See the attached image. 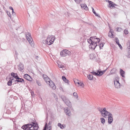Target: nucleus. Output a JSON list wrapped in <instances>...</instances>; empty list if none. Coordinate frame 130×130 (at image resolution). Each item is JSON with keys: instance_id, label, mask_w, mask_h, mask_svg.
<instances>
[{"instance_id": "obj_1", "label": "nucleus", "mask_w": 130, "mask_h": 130, "mask_svg": "<svg viewBox=\"0 0 130 130\" xmlns=\"http://www.w3.org/2000/svg\"><path fill=\"white\" fill-rule=\"evenodd\" d=\"M21 127L24 130H37L39 126L37 123L32 122L31 123L25 124Z\"/></svg>"}, {"instance_id": "obj_2", "label": "nucleus", "mask_w": 130, "mask_h": 130, "mask_svg": "<svg viewBox=\"0 0 130 130\" xmlns=\"http://www.w3.org/2000/svg\"><path fill=\"white\" fill-rule=\"evenodd\" d=\"M55 39L54 36L52 35H49L46 40H43V43H45L48 45H50L53 43Z\"/></svg>"}, {"instance_id": "obj_3", "label": "nucleus", "mask_w": 130, "mask_h": 130, "mask_svg": "<svg viewBox=\"0 0 130 130\" xmlns=\"http://www.w3.org/2000/svg\"><path fill=\"white\" fill-rule=\"evenodd\" d=\"M98 109L100 112L102 116L105 118H106L108 113L110 112L106 110L105 108H104L103 109L99 107L98 108Z\"/></svg>"}, {"instance_id": "obj_4", "label": "nucleus", "mask_w": 130, "mask_h": 130, "mask_svg": "<svg viewBox=\"0 0 130 130\" xmlns=\"http://www.w3.org/2000/svg\"><path fill=\"white\" fill-rule=\"evenodd\" d=\"M26 37L27 39L29 42V44H30L31 46H33V41L32 38L31 36L30 33L29 32H28V34H26Z\"/></svg>"}, {"instance_id": "obj_5", "label": "nucleus", "mask_w": 130, "mask_h": 130, "mask_svg": "<svg viewBox=\"0 0 130 130\" xmlns=\"http://www.w3.org/2000/svg\"><path fill=\"white\" fill-rule=\"evenodd\" d=\"M107 69L105 70H104L103 71H98L97 72H96L93 71L92 72H91V73H92L93 75H97L99 76H101L104 73Z\"/></svg>"}, {"instance_id": "obj_6", "label": "nucleus", "mask_w": 130, "mask_h": 130, "mask_svg": "<svg viewBox=\"0 0 130 130\" xmlns=\"http://www.w3.org/2000/svg\"><path fill=\"white\" fill-rule=\"evenodd\" d=\"M92 43H94V45L95 44H97L99 43V42L100 41V39L99 38L96 37V36H93L92 37Z\"/></svg>"}, {"instance_id": "obj_7", "label": "nucleus", "mask_w": 130, "mask_h": 130, "mask_svg": "<svg viewBox=\"0 0 130 130\" xmlns=\"http://www.w3.org/2000/svg\"><path fill=\"white\" fill-rule=\"evenodd\" d=\"M48 83L47 84H49L50 87L53 90H55L56 88V86L55 85L54 83L52 80L48 81Z\"/></svg>"}, {"instance_id": "obj_8", "label": "nucleus", "mask_w": 130, "mask_h": 130, "mask_svg": "<svg viewBox=\"0 0 130 130\" xmlns=\"http://www.w3.org/2000/svg\"><path fill=\"white\" fill-rule=\"evenodd\" d=\"M107 116H108V122L109 124H111L113 121L112 115L110 112L108 113Z\"/></svg>"}, {"instance_id": "obj_9", "label": "nucleus", "mask_w": 130, "mask_h": 130, "mask_svg": "<svg viewBox=\"0 0 130 130\" xmlns=\"http://www.w3.org/2000/svg\"><path fill=\"white\" fill-rule=\"evenodd\" d=\"M64 110L66 113L67 115L70 116L71 114V112L68 109V107H66L64 108Z\"/></svg>"}, {"instance_id": "obj_10", "label": "nucleus", "mask_w": 130, "mask_h": 130, "mask_svg": "<svg viewBox=\"0 0 130 130\" xmlns=\"http://www.w3.org/2000/svg\"><path fill=\"white\" fill-rule=\"evenodd\" d=\"M24 68L23 64L21 62L20 63L18 66L19 70L21 71L24 69Z\"/></svg>"}, {"instance_id": "obj_11", "label": "nucleus", "mask_w": 130, "mask_h": 130, "mask_svg": "<svg viewBox=\"0 0 130 130\" xmlns=\"http://www.w3.org/2000/svg\"><path fill=\"white\" fill-rule=\"evenodd\" d=\"M115 87L117 88H119L120 87V84L119 81L117 80L115 81L114 82Z\"/></svg>"}, {"instance_id": "obj_12", "label": "nucleus", "mask_w": 130, "mask_h": 130, "mask_svg": "<svg viewBox=\"0 0 130 130\" xmlns=\"http://www.w3.org/2000/svg\"><path fill=\"white\" fill-rule=\"evenodd\" d=\"M64 103L68 107H71L72 106V104L68 99Z\"/></svg>"}, {"instance_id": "obj_13", "label": "nucleus", "mask_w": 130, "mask_h": 130, "mask_svg": "<svg viewBox=\"0 0 130 130\" xmlns=\"http://www.w3.org/2000/svg\"><path fill=\"white\" fill-rule=\"evenodd\" d=\"M93 43V42H92L90 44V45H89V47L90 48L94 49L96 46L98 45V44H94H94H95V43Z\"/></svg>"}, {"instance_id": "obj_14", "label": "nucleus", "mask_w": 130, "mask_h": 130, "mask_svg": "<svg viewBox=\"0 0 130 130\" xmlns=\"http://www.w3.org/2000/svg\"><path fill=\"white\" fill-rule=\"evenodd\" d=\"M120 75L123 77H124V74L125 73V72L122 69H120Z\"/></svg>"}, {"instance_id": "obj_15", "label": "nucleus", "mask_w": 130, "mask_h": 130, "mask_svg": "<svg viewBox=\"0 0 130 130\" xmlns=\"http://www.w3.org/2000/svg\"><path fill=\"white\" fill-rule=\"evenodd\" d=\"M16 79V80L15 81H17L18 82H22L24 81V80L23 79L20 78L18 76L17 77Z\"/></svg>"}, {"instance_id": "obj_16", "label": "nucleus", "mask_w": 130, "mask_h": 130, "mask_svg": "<svg viewBox=\"0 0 130 130\" xmlns=\"http://www.w3.org/2000/svg\"><path fill=\"white\" fill-rule=\"evenodd\" d=\"M24 77L27 80H29L30 77L29 75L27 74H25L24 76Z\"/></svg>"}, {"instance_id": "obj_17", "label": "nucleus", "mask_w": 130, "mask_h": 130, "mask_svg": "<svg viewBox=\"0 0 130 130\" xmlns=\"http://www.w3.org/2000/svg\"><path fill=\"white\" fill-rule=\"evenodd\" d=\"M64 50V53L66 54L65 55H66V56L67 55L69 56L71 55V53L70 51L67 50Z\"/></svg>"}, {"instance_id": "obj_18", "label": "nucleus", "mask_w": 130, "mask_h": 130, "mask_svg": "<svg viewBox=\"0 0 130 130\" xmlns=\"http://www.w3.org/2000/svg\"><path fill=\"white\" fill-rule=\"evenodd\" d=\"M62 79L65 82L69 84V81L66 79L64 76H62Z\"/></svg>"}, {"instance_id": "obj_19", "label": "nucleus", "mask_w": 130, "mask_h": 130, "mask_svg": "<svg viewBox=\"0 0 130 130\" xmlns=\"http://www.w3.org/2000/svg\"><path fill=\"white\" fill-rule=\"evenodd\" d=\"M74 82L75 83V84L77 86V84L78 85H79L80 86H81L82 87H84V85L83 83H80L79 82H76L75 80H74Z\"/></svg>"}, {"instance_id": "obj_20", "label": "nucleus", "mask_w": 130, "mask_h": 130, "mask_svg": "<svg viewBox=\"0 0 130 130\" xmlns=\"http://www.w3.org/2000/svg\"><path fill=\"white\" fill-rule=\"evenodd\" d=\"M91 74H89V75L88 76V78L90 80H92L93 79V74L91 72Z\"/></svg>"}, {"instance_id": "obj_21", "label": "nucleus", "mask_w": 130, "mask_h": 130, "mask_svg": "<svg viewBox=\"0 0 130 130\" xmlns=\"http://www.w3.org/2000/svg\"><path fill=\"white\" fill-rule=\"evenodd\" d=\"M11 75L15 79L18 76L17 73H14L13 72H12L11 73Z\"/></svg>"}, {"instance_id": "obj_22", "label": "nucleus", "mask_w": 130, "mask_h": 130, "mask_svg": "<svg viewBox=\"0 0 130 130\" xmlns=\"http://www.w3.org/2000/svg\"><path fill=\"white\" fill-rule=\"evenodd\" d=\"M80 6L82 8H83L85 10H87L88 9V8L86 5H84V4H81Z\"/></svg>"}, {"instance_id": "obj_23", "label": "nucleus", "mask_w": 130, "mask_h": 130, "mask_svg": "<svg viewBox=\"0 0 130 130\" xmlns=\"http://www.w3.org/2000/svg\"><path fill=\"white\" fill-rule=\"evenodd\" d=\"M61 99L64 102L68 99L67 98L66 96H62Z\"/></svg>"}, {"instance_id": "obj_24", "label": "nucleus", "mask_w": 130, "mask_h": 130, "mask_svg": "<svg viewBox=\"0 0 130 130\" xmlns=\"http://www.w3.org/2000/svg\"><path fill=\"white\" fill-rule=\"evenodd\" d=\"M92 37H90L89 39H87L88 42L89 43H90V44L92 42Z\"/></svg>"}, {"instance_id": "obj_25", "label": "nucleus", "mask_w": 130, "mask_h": 130, "mask_svg": "<svg viewBox=\"0 0 130 130\" xmlns=\"http://www.w3.org/2000/svg\"><path fill=\"white\" fill-rule=\"evenodd\" d=\"M116 68H113L110 71V73L111 74H113L115 73L116 71Z\"/></svg>"}, {"instance_id": "obj_26", "label": "nucleus", "mask_w": 130, "mask_h": 130, "mask_svg": "<svg viewBox=\"0 0 130 130\" xmlns=\"http://www.w3.org/2000/svg\"><path fill=\"white\" fill-rule=\"evenodd\" d=\"M58 126L60 127L61 129H63L64 128L63 125H62L60 123H58Z\"/></svg>"}, {"instance_id": "obj_27", "label": "nucleus", "mask_w": 130, "mask_h": 130, "mask_svg": "<svg viewBox=\"0 0 130 130\" xmlns=\"http://www.w3.org/2000/svg\"><path fill=\"white\" fill-rule=\"evenodd\" d=\"M92 12H93V13H94V14L96 16H98L99 17V16L100 15L99 14H97L96 12H95L93 8V7H92Z\"/></svg>"}, {"instance_id": "obj_28", "label": "nucleus", "mask_w": 130, "mask_h": 130, "mask_svg": "<svg viewBox=\"0 0 130 130\" xmlns=\"http://www.w3.org/2000/svg\"><path fill=\"white\" fill-rule=\"evenodd\" d=\"M64 52V50L61 51L60 53V55L61 56H66V55Z\"/></svg>"}, {"instance_id": "obj_29", "label": "nucleus", "mask_w": 130, "mask_h": 130, "mask_svg": "<svg viewBox=\"0 0 130 130\" xmlns=\"http://www.w3.org/2000/svg\"><path fill=\"white\" fill-rule=\"evenodd\" d=\"M113 2L111 1V3H110L109 4V5L108 6L110 8H112L113 7Z\"/></svg>"}, {"instance_id": "obj_30", "label": "nucleus", "mask_w": 130, "mask_h": 130, "mask_svg": "<svg viewBox=\"0 0 130 130\" xmlns=\"http://www.w3.org/2000/svg\"><path fill=\"white\" fill-rule=\"evenodd\" d=\"M113 36L112 32L110 31L108 33V36L112 38L113 37Z\"/></svg>"}, {"instance_id": "obj_31", "label": "nucleus", "mask_w": 130, "mask_h": 130, "mask_svg": "<svg viewBox=\"0 0 130 130\" xmlns=\"http://www.w3.org/2000/svg\"><path fill=\"white\" fill-rule=\"evenodd\" d=\"M100 120L102 123L104 124L105 123V120L103 118H100Z\"/></svg>"}, {"instance_id": "obj_32", "label": "nucleus", "mask_w": 130, "mask_h": 130, "mask_svg": "<svg viewBox=\"0 0 130 130\" xmlns=\"http://www.w3.org/2000/svg\"><path fill=\"white\" fill-rule=\"evenodd\" d=\"M104 44V43L103 42L102 43L100 44L99 46V47L100 49H102V48L103 47Z\"/></svg>"}, {"instance_id": "obj_33", "label": "nucleus", "mask_w": 130, "mask_h": 130, "mask_svg": "<svg viewBox=\"0 0 130 130\" xmlns=\"http://www.w3.org/2000/svg\"><path fill=\"white\" fill-rule=\"evenodd\" d=\"M12 82L11 80H9L7 82V84L9 86H11L12 85Z\"/></svg>"}, {"instance_id": "obj_34", "label": "nucleus", "mask_w": 130, "mask_h": 130, "mask_svg": "<svg viewBox=\"0 0 130 130\" xmlns=\"http://www.w3.org/2000/svg\"><path fill=\"white\" fill-rule=\"evenodd\" d=\"M115 40H116V42L117 44H119V40L118 38L117 37H115Z\"/></svg>"}, {"instance_id": "obj_35", "label": "nucleus", "mask_w": 130, "mask_h": 130, "mask_svg": "<svg viewBox=\"0 0 130 130\" xmlns=\"http://www.w3.org/2000/svg\"><path fill=\"white\" fill-rule=\"evenodd\" d=\"M43 77L44 79H45L46 78L48 79V77L45 74H43Z\"/></svg>"}, {"instance_id": "obj_36", "label": "nucleus", "mask_w": 130, "mask_h": 130, "mask_svg": "<svg viewBox=\"0 0 130 130\" xmlns=\"http://www.w3.org/2000/svg\"><path fill=\"white\" fill-rule=\"evenodd\" d=\"M75 2L77 4H79L82 1V0H74Z\"/></svg>"}, {"instance_id": "obj_37", "label": "nucleus", "mask_w": 130, "mask_h": 130, "mask_svg": "<svg viewBox=\"0 0 130 130\" xmlns=\"http://www.w3.org/2000/svg\"><path fill=\"white\" fill-rule=\"evenodd\" d=\"M73 95L74 96H75L76 97V98H78V95L77 93L76 92H74L73 93Z\"/></svg>"}, {"instance_id": "obj_38", "label": "nucleus", "mask_w": 130, "mask_h": 130, "mask_svg": "<svg viewBox=\"0 0 130 130\" xmlns=\"http://www.w3.org/2000/svg\"><path fill=\"white\" fill-rule=\"evenodd\" d=\"M44 80L45 81V82H46V83L47 84L48 83V81L50 80V81H51L50 79L48 78V79L46 78H45V79H44Z\"/></svg>"}, {"instance_id": "obj_39", "label": "nucleus", "mask_w": 130, "mask_h": 130, "mask_svg": "<svg viewBox=\"0 0 130 130\" xmlns=\"http://www.w3.org/2000/svg\"><path fill=\"white\" fill-rule=\"evenodd\" d=\"M128 31L126 30V29H125L124 30V33L125 34H128Z\"/></svg>"}, {"instance_id": "obj_40", "label": "nucleus", "mask_w": 130, "mask_h": 130, "mask_svg": "<svg viewBox=\"0 0 130 130\" xmlns=\"http://www.w3.org/2000/svg\"><path fill=\"white\" fill-rule=\"evenodd\" d=\"M47 124L46 123L45 124V126L44 127V129H43V130H46L47 127Z\"/></svg>"}, {"instance_id": "obj_41", "label": "nucleus", "mask_w": 130, "mask_h": 130, "mask_svg": "<svg viewBox=\"0 0 130 130\" xmlns=\"http://www.w3.org/2000/svg\"><path fill=\"white\" fill-rule=\"evenodd\" d=\"M58 66L60 68H63V67H64V66L62 65L58 64Z\"/></svg>"}, {"instance_id": "obj_42", "label": "nucleus", "mask_w": 130, "mask_h": 130, "mask_svg": "<svg viewBox=\"0 0 130 130\" xmlns=\"http://www.w3.org/2000/svg\"><path fill=\"white\" fill-rule=\"evenodd\" d=\"M36 83L39 86H41V84L39 81H36Z\"/></svg>"}, {"instance_id": "obj_43", "label": "nucleus", "mask_w": 130, "mask_h": 130, "mask_svg": "<svg viewBox=\"0 0 130 130\" xmlns=\"http://www.w3.org/2000/svg\"><path fill=\"white\" fill-rule=\"evenodd\" d=\"M117 30L118 31H120L121 30V28L120 27H119V28L118 27L117 28Z\"/></svg>"}, {"instance_id": "obj_44", "label": "nucleus", "mask_w": 130, "mask_h": 130, "mask_svg": "<svg viewBox=\"0 0 130 130\" xmlns=\"http://www.w3.org/2000/svg\"><path fill=\"white\" fill-rule=\"evenodd\" d=\"M129 44V46L128 47V49H130V42H128L127 43V45L128 46V44Z\"/></svg>"}, {"instance_id": "obj_45", "label": "nucleus", "mask_w": 130, "mask_h": 130, "mask_svg": "<svg viewBox=\"0 0 130 130\" xmlns=\"http://www.w3.org/2000/svg\"><path fill=\"white\" fill-rule=\"evenodd\" d=\"M7 15L8 16L10 17H10L11 14H10V12L8 11V12H7Z\"/></svg>"}, {"instance_id": "obj_46", "label": "nucleus", "mask_w": 130, "mask_h": 130, "mask_svg": "<svg viewBox=\"0 0 130 130\" xmlns=\"http://www.w3.org/2000/svg\"><path fill=\"white\" fill-rule=\"evenodd\" d=\"M119 46V47H120V48L121 49V48H122V47L121 45L119 43V44H118Z\"/></svg>"}, {"instance_id": "obj_47", "label": "nucleus", "mask_w": 130, "mask_h": 130, "mask_svg": "<svg viewBox=\"0 0 130 130\" xmlns=\"http://www.w3.org/2000/svg\"><path fill=\"white\" fill-rule=\"evenodd\" d=\"M52 122L51 121H50L48 124V126H49V125H50L52 124Z\"/></svg>"}, {"instance_id": "obj_48", "label": "nucleus", "mask_w": 130, "mask_h": 130, "mask_svg": "<svg viewBox=\"0 0 130 130\" xmlns=\"http://www.w3.org/2000/svg\"><path fill=\"white\" fill-rule=\"evenodd\" d=\"M113 7H115V6H118V5L115 4H114V3H113Z\"/></svg>"}, {"instance_id": "obj_49", "label": "nucleus", "mask_w": 130, "mask_h": 130, "mask_svg": "<svg viewBox=\"0 0 130 130\" xmlns=\"http://www.w3.org/2000/svg\"><path fill=\"white\" fill-rule=\"evenodd\" d=\"M9 9H11L12 10H13V8L11 7H9Z\"/></svg>"}, {"instance_id": "obj_50", "label": "nucleus", "mask_w": 130, "mask_h": 130, "mask_svg": "<svg viewBox=\"0 0 130 130\" xmlns=\"http://www.w3.org/2000/svg\"><path fill=\"white\" fill-rule=\"evenodd\" d=\"M106 2H108L109 3H111V1H109L108 0H107L106 1Z\"/></svg>"}, {"instance_id": "obj_51", "label": "nucleus", "mask_w": 130, "mask_h": 130, "mask_svg": "<svg viewBox=\"0 0 130 130\" xmlns=\"http://www.w3.org/2000/svg\"><path fill=\"white\" fill-rule=\"evenodd\" d=\"M12 15H13L14 16L15 15L16 13L15 12H13L12 13Z\"/></svg>"}, {"instance_id": "obj_52", "label": "nucleus", "mask_w": 130, "mask_h": 130, "mask_svg": "<svg viewBox=\"0 0 130 130\" xmlns=\"http://www.w3.org/2000/svg\"><path fill=\"white\" fill-rule=\"evenodd\" d=\"M50 127H48L47 128V130H50V129H51V128H50Z\"/></svg>"}, {"instance_id": "obj_53", "label": "nucleus", "mask_w": 130, "mask_h": 130, "mask_svg": "<svg viewBox=\"0 0 130 130\" xmlns=\"http://www.w3.org/2000/svg\"><path fill=\"white\" fill-rule=\"evenodd\" d=\"M15 54L16 55H18V53L17 52V51H15Z\"/></svg>"}, {"instance_id": "obj_54", "label": "nucleus", "mask_w": 130, "mask_h": 130, "mask_svg": "<svg viewBox=\"0 0 130 130\" xmlns=\"http://www.w3.org/2000/svg\"><path fill=\"white\" fill-rule=\"evenodd\" d=\"M70 108H71V110H74V109H73V107H70Z\"/></svg>"}, {"instance_id": "obj_55", "label": "nucleus", "mask_w": 130, "mask_h": 130, "mask_svg": "<svg viewBox=\"0 0 130 130\" xmlns=\"http://www.w3.org/2000/svg\"><path fill=\"white\" fill-rule=\"evenodd\" d=\"M38 56H36L35 57V58L36 59H37L38 58Z\"/></svg>"}, {"instance_id": "obj_56", "label": "nucleus", "mask_w": 130, "mask_h": 130, "mask_svg": "<svg viewBox=\"0 0 130 130\" xmlns=\"http://www.w3.org/2000/svg\"><path fill=\"white\" fill-rule=\"evenodd\" d=\"M34 94V92H32L31 93V94L32 95V94Z\"/></svg>"}, {"instance_id": "obj_57", "label": "nucleus", "mask_w": 130, "mask_h": 130, "mask_svg": "<svg viewBox=\"0 0 130 130\" xmlns=\"http://www.w3.org/2000/svg\"><path fill=\"white\" fill-rule=\"evenodd\" d=\"M13 12H14L13 11V10H12V13Z\"/></svg>"}, {"instance_id": "obj_58", "label": "nucleus", "mask_w": 130, "mask_h": 130, "mask_svg": "<svg viewBox=\"0 0 130 130\" xmlns=\"http://www.w3.org/2000/svg\"><path fill=\"white\" fill-rule=\"evenodd\" d=\"M110 31H112V30H111V29Z\"/></svg>"}, {"instance_id": "obj_59", "label": "nucleus", "mask_w": 130, "mask_h": 130, "mask_svg": "<svg viewBox=\"0 0 130 130\" xmlns=\"http://www.w3.org/2000/svg\"><path fill=\"white\" fill-rule=\"evenodd\" d=\"M9 79L11 80V78H9Z\"/></svg>"}, {"instance_id": "obj_60", "label": "nucleus", "mask_w": 130, "mask_h": 130, "mask_svg": "<svg viewBox=\"0 0 130 130\" xmlns=\"http://www.w3.org/2000/svg\"><path fill=\"white\" fill-rule=\"evenodd\" d=\"M129 25L130 26V22L129 23Z\"/></svg>"}, {"instance_id": "obj_61", "label": "nucleus", "mask_w": 130, "mask_h": 130, "mask_svg": "<svg viewBox=\"0 0 130 130\" xmlns=\"http://www.w3.org/2000/svg\"><path fill=\"white\" fill-rule=\"evenodd\" d=\"M62 89V88H60V89Z\"/></svg>"}, {"instance_id": "obj_62", "label": "nucleus", "mask_w": 130, "mask_h": 130, "mask_svg": "<svg viewBox=\"0 0 130 130\" xmlns=\"http://www.w3.org/2000/svg\"><path fill=\"white\" fill-rule=\"evenodd\" d=\"M62 89V88H60V89Z\"/></svg>"}, {"instance_id": "obj_63", "label": "nucleus", "mask_w": 130, "mask_h": 130, "mask_svg": "<svg viewBox=\"0 0 130 130\" xmlns=\"http://www.w3.org/2000/svg\"><path fill=\"white\" fill-rule=\"evenodd\" d=\"M62 89V88H60V89Z\"/></svg>"}]
</instances>
